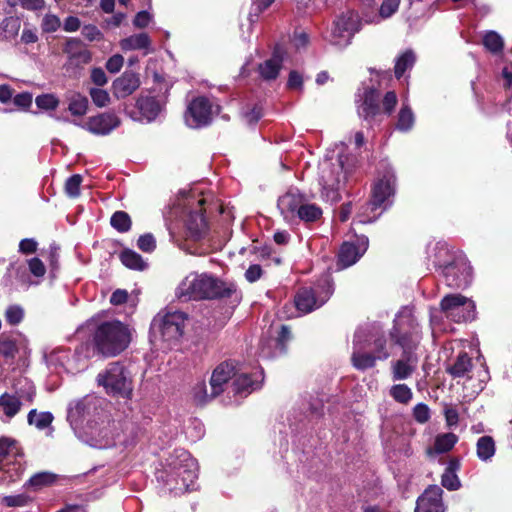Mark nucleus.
<instances>
[{
  "label": "nucleus",
  "instance_id": "6e6552de",
  "mask_svg": "<svg viewBox=\"0 0 512 512\" xmlns=\"http://www.w3.org/2000/svg\"><path fill=\"white\" fill-rule=\"evenodd\" d=\"M188 315L182 311H168L164 315L158 314L151 322V332L159 335L165 348L177 345L183 337Z\"/></svg>",
  "mask_w": 512,
  "mask_h": 512
},
{
  "label": "nucleus",
  "instance_id": "c03bdc74",
  "mask_svg": "<svg viewBox=\"0 0 512 512\" xmlns=\"http://www.w3.org/2000/svg\"><path fill=\"white\" fill-rule=\"evenodd\" d=\"M217 396L213 394L212 389L211 393H208L204 380L197 381L191 388V397L197 405H204Z\"/></svg>",
  "mask_w": 512,
  "mask_h": 512
},
{
  "label": "nucleus",
  "instance_id": "9d476101",
  "mask_svg": "<svg viewBox=\"0 0 512 512\" xmlns=\"http://www.w3.org/2000/svg\"><path fill=\"white\" fill-rule=\"evenodd\" d=\"M96 382L108 394L124 398H130L132 395L133 388L129 372L120 362L110 363L97 375Z\"/></svg>",
  "mask_w": 512,
  "mask_h": 512
},
{
  "label": "nucleus",
  "instance_id": "58836bf2",
  "mask_svg": "<svg viewBox=\"0 0 512 512\" xmlns=\"http://www.w3.org/2000/svg\"><path fill=\"white\" fill-rule=\"evenodd\" d=\"M54 420V416L49 411L39 412L37 409H31L27 415V422L29 425L34 426L38 430H44L50 428L53 430L51 425Z\"/></svg>",
  "mask_w": 512,
  "mask_h": 512
},
{
  "label": "nucleus",
  "instance_id": "13d9d810",
  "mask_svg": "<svg viewBox=\"0 0 512 512\" xmlns=\"http://www.w3.org/2000/svg\"><path fill=\"white\" fill-rule=\"evenodd\" d=\"M35 103L40 109L55 110L59 104V100L53 94H42L36 97Z\"/></svg>",
  "mask_w": 512,
  "mask_h": 512
},
{
  "label": "nucleus",
  "instance_id": "ea45409f",
  "mask_svg": "<svg viewBox=\"0 0 512 512\" xmlns=\"http://www.w3.org/2000/svg\"><path fill=\"white\" fill-rule=\"evenodd\" d=\"M21 406L20 398L15 395L4 393L0 396V411L8 420L19 412Z\"/></svg>",
  "mask_w": 512,
  "mask_h": 512
},
{
  "label": "nucleus",
  "instance_id": "a18cd8bd",
  "mask_svg": "<svg viewBox=\"0 0 512 512\" xmlns=\"http://www.w3.org/2000/svg\"><path fill=\"white\" fill-rule=\"evenodd\" d=\"M416 61L415 53L412 50H406L399 55L395 62V76L397 79L401 78L406 70L411 69Z\"/></svg>",
  "mask_w": 512,
  "mask_h": 512
},
{
  "label": "nucleus",
  "instance_id": "412c9836",
  "mask_svg": "<svg viewBox=\"0 0 512 512\" xmlns=\"http://www.w3.org/2000/svg\"><path fill=\"white\" fill-rule=\"evenodd\" d=\"M94 135L105 136L120 125V119L114 113H101L90 117L84 124L74 122Z\"/></svg>",
  "mask_w": 512,
  "mask_h": 512
},
{
  "label": "nucleus",
  "instance_id": "864d4df0",
  "mask_svg": "<svg viewBox=\"0 0 512 512\" xmlns=\"http://www.w3.org/2000/svg\"><path fill=\"white\" fill-rule=\"evenodd\" d=\"M297 9L304 14H311L325 5V0H295Z\"/></svg>",
  "mask_w": 512,
  "mask_h": 512
},
{
  "label": "nucleus",
  "instance_id": "f3484780",
  "mask_svg": "<svg viewBox=\"0 0 512 512\" xmlns=\"http://www.w3.org/2000/svg\"><path fill=\"white\" fill-rule=\"evenodd\" d=\"M95 399L96 398L91 395H86L68 404L67 421L77 436L80 435L85 428L83 425L84 421L90 415L92 409L95 408Z\"/></svg>",
  "mask_w": 512,
  "mask_h": 512
},
{
  "label": "nucleus",
  "instance_id": "680f3d73",
  "mask_svg": "<svg viewBox=\"0 0 512 512\" xmlns=\"http://www.w3.org/2000/svg\"><path fill=\"white\" fill-rule=\"evenodd\" d=\"M61 26L60 19L54 14H46L42 19V30L47 33L56 32Z\"/></svg>",
  "mask_w": 512,
  "mask_h": 512
},
{
  "label": "nucleus",
  "instance_id": "393cba45",
  "mask_svg": "<svg viewBox=\"0 0 512 512\" xmlns=\"http://www.w3.org/2000/svg\"><path fill=\"white\" fill-rule=\"evenodd\" d=\"M443 490L437 485L429 486L417 499L415 512H444Z\"/></svg>",
  "mask_w": 512,
  "mask_h": 512
},
{
  "label": "nucleus",
  "instance_id": "3c124183",
  "mask_svg": "<svg viewBox=\"0 0 512 512\" xmlns=\"http://www.w3.org/2000/svg\"><path fill=\"white\" fill-rule=\"evenodd\" d=\"M390 396L398 403L408 404L413 393L406 384H395L390 388Z\"/></svg>",
  "mask_w": 512,
  "mask_h": 512
},
{
  "label": "nucleus",
  "instance_id": "1a4fd4ad",
  "mask_svg": "<svg viewBox=\"0 0 512 512\" xmlns=\"http://www.w3.org/2000/svg\"><path fill=\"white\" fill-rule=\"evenodd\" d=\"M25 471L23 455L13 439H0V484L9 485L21 479Z\"/></svg>",
  "mask_w": 512,
  "mask_h": 512
},
{
  "label": "nucleus",
  "instance_id": "2f4dec72",
  "mask_svg": "<svg viewBox=\"0 0 512 512\" xmlns=\"http://www.w3.org/2000/svg\"><path fill=\"white\" fill-rule=\"evenodd\" d=\"M460 469V460L458 458H451L441 476V485L449 491H456L461 487V482L457 476V471Z\"/></svg>",
  "mask_w": 512,
  "mask_h": 512
},
{
  "label": "nucleus",
  "instance_id": "a19ab883",
  "mask_svg": "<svg viewBox=\"0 0 512 512\" xmlns=\"http://www.w3.org/2000/svg\"><path fill=\"white\" fill-rule=\"evenodd\" d=\"M472 368V360L467 353H460L455 362L447 367V372L454 378L464 377Z\"/></svg>",
  "mask_w": 512,
  "mask_h": 512
},
{
  "label": "nucleus",
  "instance_id": "f03ea898",
  "mask_svg": "<svg viewBox=\"0 0 512 512\" xmlns=\"http://www.w3.org/2000/svg\"><path fill=\"white\" fill-rule=\"evenodd\" d=\"M345 144L339 145V152L328 153L319 164V184L321 196L327 202L340 200V191L344 187L347 177L354 167V158L345 155Z\"/></svg>",
  "mask_w": 512,
  "mask_h": 512
},
{
  "label": "nucleus",
  "instance_id": "4be33fe9",
  "mask_svg": "<svg viewBox=\"0 0 512 512\" xmlns=\"http://www.w3.org/2000/svg\"><path fill=\"white\" fill-rule=\"evenodd\" d=\"M203 199L197 201V207L185 212L184 226L186 236L192 240L201 239L207 230L206 220L201 209Z\"/></svg>",
  "mask_w": 512,
  "mask_h": 512
},
{
  "label": "nucleus",
  "instance_id": "f8f14e48",
  "mask_svg": "<svg viewBox=\"0 0 512 512\" xmlns=\"http://www.w3.org/2000/svg\"><path fill=\"white\" fill-rule=\"evenodd\" d=\"M361 27L362 21L357 12L348 10L341 13L333 22L330 43L339 48L348 46Z\"/></svg>",
  "mask_w": 512,
  "mask_h": 512
},
{
  "label": "nucleus",
  "instance_id": "72a5a7b5",
  "mask_svg": "<svg viewBox=\"0 0 512 512\" xmlns=\"http://www.w3.org/2000/svg\"><path fill=\"white\" fill-rule=\"evenodd\" d=\"M372 339V342L366 339V343L377 360H387L391 355L392 346L395 344L394 341L391 339V342H389L384 335H374Z\"/></svg>",
  "mask_w": 512,
  "mask_h": 512
},
{
  "label": "nucleus",
  "instance_id": "338daca9",
  "mask_svg": "<svg viewBox=\"0 0 512 512\" xmlns=\"http://www.w3.org/2000/svg\"><path fill=\"white\" fill-rule=\"evenodd\" d=\"M82 35L89 41L101 40L103 37L102 32L95 25L92 24L85 25L82 28Z\"/></svg>",
  "mask_w": 512,
  "mask_h": 512
},
{
  "label": "nucleus",
  "instance_id": "dca6fc26",
  "mask_svg": "<svg viewBox=\"0 0 512 512\" xmlns=\"http://www.w3.org/2000/svg\"><path fill=\"white\" fill-rule=\"evenodd\" d=\"M113 427L114 423L109 421H102L101 423L87 422L78 437L92 447L107 448L115 444Z\"/></svg>",
  "mask_w": 512,
  "mask_h": 512
},
{
  "label": "nucleus",
  "instance_id": "c756f323",
  "mask_svg": "<svg viewBox=\"0 0 512 512\" xmlns=\"http://www.w3.org/2000/svg\"><path fill=\"white\" fill-rule=\"evenodd\" d=\"M283 54L277 48L274 50L272 56L260 63L258 66V72L262 79L270 81L275 80L282 68Z\"/></svg>",
  "mask_w": 512,
  "mask_h": 512
},
{
  "label": "nucleus",
  "instance_id": "cd10ccee",
  "mask_svg": "<svg viewBox=\"0 0 512 512\" xmlns=\"http://www.w3.org/2000/svg\"><path fill=\"white\" fill-rule=\"evenodd\" d=\"M305 196L298 190L291 189L284 195L280 196L277 202L278 209L285 219L294 217L300 209Z\"/></svg>",
  "mask_w": 512,
  "mask_h": 512
},
{
  "label": "nucleus",
  "instance_id": "aec40b11",
  "mask_svg": "<svg viewBox=\"0 0 512 512\" xmlns=\"http://www.w3.org/2000/svg\"><path fill=\"white\" fill-rule=\"evenodd\" d=\"M263 379L264 375L262 370L257 371L252 375L247 373L237 374L231 385V392H233L235 397L233 403L239 404L240 399L259 389Z\"/></svg>",
  "mask_w": 512,
  "mask_h": 512
},
{
  "label": "nucleus",
  "instance_id": "a878e982",
  "mask_svg": "<svg viewBox=\"0 0 512 512\" xmlns=\"http://www.w3.org/2000/svg\"><path fill=\"white\" fill-rule=\"evenodd\" d=\"M63 52L67 55L71 65L81 66L88 64L92 55L83 42L77 38H70L66 41Z\"/></svg>",
  "mask_w": 512,
  "mask_h": 512
},
{
  "label": "nucleus",
  "instance_id": "0e129e2a",
  "mask_svg": "<svg viewBox=\"0 0 512 512\" xmlns=\"http://www.w3.org/2000/svg\"><path fill=\"white\" fill-rule=\"evenodd\" d=\"M413 417L415 421L420 424H425L431 417L430 409L428 405L424 403H418L413 408Z\"/></svg>",
  "mask_w": 512,
  "mask_h": 512
},
{
  "label": "nucleus",
  "instance_id": "a211bd4d",
  "mask_svg": "<svg viewBox=\"0 0 512 512\" xmlns=\"http://www.w3.org/2000/svg\"><path fill=\"white\" fill-rule=\"evenodd\" d=\"M366 334L363 329H358L354 334L353 352L351 356L353 366L358 370H366L375 366L377 358L373 352L368 351Z\"/></svg>",
  "mask_w": 512,
  "mask_h": 512
},
{
  "label": "nucleus",
  "instance_id": "37998d69",
  "mask_svg": "<svg viewBox=\"0 0 512 512\" xmlns=\"http://www.w3.org/2000/svg\"><path fill=\"white\" fill-rule=\"evenodd\" d=\"M120 260L129 269L142 271L147 267L141 255L131 249H124L120 253Z\"/></svg>",
  "mask_w": 512,
  "mask_h": 512
},
{
  "label": "nucleus",
  "instance_id": "f704fd0d",
  "mask_svg": "<svg viewBox=\"0 0 512 512\" xmlns=\"http://www.w3.org/2000/svg\"><path fill=\"white\" fill-rule=\"evenodd\" d=\"M276 0H251V7L247 17V37L252 33L253 27L258 23L260 15L266 11Z\"/></svg>",
  "mask_w": 512,
  "mask_h": 512
},
{
  "label": "nucleus",
  "instance_id": "774afa93",
  "mask_svg": "<svg viewBox=\"0 0 512 512\" xmlns=\"http://www.w3.org/2000/svg\"><path fill=\"white\" fill-rule=\"evenodd\" d=\"M124 64V58L120 54L111 56L106 62V69L110 73H117L121 70Z\"/></svg>",
  "mask_w": 512,
  "mask_h": 512
},
{
  "label": "nucleus",
  "instance_id": "49530a36",
  "mask_svg": "<svg viewBox=\"0 0 512 512\" xmlns=\"http://www.w3.org/2000/svg\"><path fill=\"white\" fill-rule=\"evenodd\" d=\"M415 123V116L408 104L403 103L396 123V129L401 132H408Z\"/></svg>",
  "mask_w": 512,
  "mask_h": 512
},
{
  "label": "nucleus",
  "instance_id": "6e6d98bb",
  "mask_svg": "<svg viewBox=\"0 0 512 512\" xmlns=\"http://www.w3.org/2000/svg\"><path fill=\"white\" fill-rule=\"evenodd\" d=\"M30 502V498L26 494L3 496L0 504L6 507H24Z\"/></svg>",
  "mask_w": 512,
  "mask_h": 512
},
{
  "label": "nucleus",
  "instance_id": "f257e3e1",
  "mask_svg": "<svg viewBox=\"0 0 512 512\" xmlns=\"http://www.w3.org/2000/svg\"><path fill=\"white\" fill-rule=\"evenodd\" d=\"M390 339L402 349V357L392 362V378L394 381L409 378L416 370L419 356L418 349L422 334L420 326L412 310L403 307L395 316Z\"/></svg>",
  "mask_w": 512,
  "mask_h": 512
},
{
  "label": "nucleus",
  "instance_id": "2eb2a0df",
  "mask_svg": "<svg viewBox=\"0 0 512 512\" xmlns=\"http://www.w3.org/2000/svg\"><path fill=\"white\" fill-rule=\"evenodd\" d=\"M217 111L218 106H215L209 98L197 96L188 103L184 120L190 128H202L211 123Z\"/></svg>",
  "mask_w": 512,
  "mask_h": 512
},
{
  "label": "nucleus",
  "instance_id": "5fc2aeb1",
  "mask_svg": "<svg viewBox=\"0 0 512 512\" xmlns=\"http://www.w3.org/2000/svg\"><path fill=\"white\" fill-rule=\"evenodd\" d=\"M368 207V202L361 206L359 212L356 215V220L359 223L366 224L375 221L383 212L382 209H378L374 212L371 211V208Z\"/></svg>",
  "mask_w": 512,
  "mask_h": 512
},
{
  "label": "nucleus",
  "instance_id": "052dcab7",
  "mask_svg": "<svg viewBox=\"0 0 512 512\" xmlns=\"http://www.w3.org/2000/svg\"><path fill=\"white\" fill-rule=\"evenodd\" d=\"M90 97L93 101V103L97 107H105L110 102V95L109 93L101 88H91L89 91Z\"/></svg>",
  "mask_w": 512,
  "mask_h": 512
},
{
  "label": "nucleus",
  "instance_id": "603ef678",
  "mask_svg": "<svg viewBox=\"0 0 512 512\" xmlns=\"http://www.w3.org/2000/svg\"><path fill=\"white\" fill-rule=\"evenodd\" d=\"M82 183V176L74 174L70 176L65 182V193L70 198H76L80 195V186Z\"/></svg>",
  "mask_w": 512,
  "mask_h": 512
},
{
  "label": "nucleus",
  "instance_id": "4d7b16f0",
  "mask_svg": "<svg viewBox=\"0 0 512 512\" xmlns=\"http://www.w3.org/2000/svg\"><path fill=\"white\" fill-rule=\"evenodd\" d=\"M400 0H383L379 9V16L375 17L379 19L390 18L399 8Z\"/></svg>",
  "mask_w": 512,
  "mask_h": 512
},
{
  "label": "nucleus",
  "instance_id": "ddd939ff",
  "mask_svg": "<svg viewBox=\"0 0 512 512\" xmlns=\"http://www.w3.org/2000/svg\"><path fill=\"white\" fill-rule=\"evenodd\" d=\"M441 311L446 318L460 323L475 318V303L461 294L446 295L440 303Z\"/></svg>",
  "mask_w": 512,
  "mask_h": 512
},
{
  "label": "nucleus",
  "instance_id": "6ab92c4d",
  "mask_svg": "<svg viewBox=\"0 0 512 512\" xmlns=\"http://www.w3.org/2000/svg\"><path fill=\"white\" fill-rule=\"evenodd\" d=\"M369 240L362 235L353 241H346L340 247L338 253L337 265L341 269H345L354 265L366 252Z\"/></svg>",
  "mask_w": 512,
  "mask_h": 512
},
{
  "label": "nucleus",
  "instance_id": "473e14b6",
  "mask_svg": "<svg viewBox=\"0 0 512 512\" xmlns=\"http://www.w3.org/2000/svg\"><path fill=\"white\" fill-rule=\"evenodd\" d=\"M120 46L124 51L144 50L145 54L153 52L151 39L146 33H138L124 38L121 40Z\"/></svg>",
  "mask_w": 512,
  "mask_h": 512
},
{
  "label": "nucleus",
  "instance_id": "7c9ffc66",
  "mask_svg": "<svg viewBox=\"0 0 512 512\" xmlns=\"http://www.w3.org/2000/svg\"><path fill=\"white\" fill-rule=\"evenodd\" d=\"M291 340V332L286 325H282L276 339L274 340L275 349L273 352L269 351L265 343L261 344L260 355L264 358H271L286 352V345Z\"/></svg>",
  "mask_w": 512,
  "mask_h": 512
},
{
  "label": "nucleus",
  "instance_id": "7ed1b4c3",
  "mask_svg": "<svg viewBox=\"0 0 512 512\" xmlns=\"http://www.w3.org/2000/svg\"><path fill=\"white\" fill-rule=\"evenodd\" d=\"M197 477V462L184 449L175 450L167 459V468L156 473L157 480L163 482L174 495L192 490Z\"/></svg>",
  "mask_w": 512,
  "mask_h": 512
},
{
  "label": "nucleus",
  "instance_id": "c9c22d12",
  "mask_svg": "<svg viewBox=\"0 0 512 512\" xmlns=\"http://www.w3.org/2000/svg\"><path fill=\"white\" fill-rule=\"evenodd\" d=\"M66 101L68 102V111L73 116H83L88 110V99L86 96L79 92H69L66 94Z\"/></svg>",
  "mask_w": 512,
  "mask_h": 512
},
{
  "label": "nucleus",
  "instance_id": "0eeeda50",
  "mask_svg": "<svg viewBox=\"0 0 512 512\" xmlns=\"http://www.w3.org/2000/svg\"><path fill=\"white\" fill-rule=\"evenodd\" d=\"M333 281L329 273L321 277L309 287H302L294 297L298 311L303 314L310 313L323 306L333 294Z\"/></svg>",
  "mask_w": 512,
  "mask_h": 512
},
{
  "label": "nucleus",
  "instance_id": "4c0bfd02",
  "mask_svg": "<svg viewBox=\"0 0 512 512\" xmlns=\"http://www.w3.org/2000/svg\"><path fill=\"white\" fill-rule=\"evenodd\" d=\"M496 453L495 441L491 436H481L476 442V455L482 462H489Z\"/></svg>",
  "mask_w": 512,
  "mask_h": 512
},
{
  "label": "nucleus",
  "instance_id": "b1692460",
  "mask_svg": "<svg viewBox=\"0 0 512 512\" xmlns=\"http://www.w3.org/2000/svg\"><path fill=\"white\" fill-rule=\"evenodd\" d=\"M357 103L358 115L365 121H370L379 114V92L375 88H365L358 95Z\"/></svg>",
  "mask_w": 512,
  "mask_h": 512
},
{
  "label": "nucleus",
  "instance_id": "4468645a",
  "mask_svg": "<svg viewBox=\"0 0 512 512\" xmlns=\"http://www.w3.org/2000/svg\"><path fill=\"white\" fill-rule=\"evenodd\" d=\"M396 177L391 168L384 171L383 175L377 179L372 188L371 200L368 201V207L374 212L378 209L385 211L392 205V199L395 194Z\"/></svg>",
  "mask_w": 512,
  "mask_h": 512
},
{
  "label": "nucleus",
  "instance_id": "c85d7f7f",
  "mask_svg": "<svg viewBox=\"0 0 512 512\" xmlns=\"http://www.w3.org/2000/svg\"><path fill=\"white\" fill-rule=\"evenodd\" d=\"M140 86V80L137 74L133 72H124L115 79L112 84L113 94L116 98H125L131 95Z\"/></svg>",
  "mask_w": 512,
  "mask_h": 512
},
{
  "label": "nucleus",
  "instance_id": "69168bd1",
  "mask_svg": "<svg viewBox=\"0 0 512 512\" xmlns=\"http://www.w3.org/2000/svg\"><path fill=\"white\" fill-rule=\"evenodd\" d=\"M54 476L48 472L36 473L29 478L27 485L32 487H41L43 485L53 482Z\"/></svg>",
  "mask_w": 512,
  "mask_h": 512
},
{
  "label": "nucleus",
  "instance_id": "8fccbe9b",
  "mask_svg": "<svg viewBox=\"0 0 512 512\" xmlns=\"http://www.w3.org/2000/svg\"><path fill=\"white\" fill-rule=\"evenodd\" d=\"M111 226L120 233H125L131 228V218L124 211H116L110 219Z\"/></svg>",
  "mask_w": 512,
  "mask_h": 512
},
{
  "label": "nucleus",
  "instance_id": "e433bc0d",
  "mask_svg": "<svg viewBox=\"0 0 512 512\" xmlns=\"http://www.w3.org/2000/svg\"><path fill=\"white\" fill-rule=\"evenodd\" d=\"M458 442V436L454 433H443L435 437L434 446L428 450V454H443L449 452Z\"/></svg>",
  "mask_w": 512,
  "mask_h": 512
},
{
  "label": "nucleus",
  "instance_id": "bb28decb",
  "mask_svg": "<svg viewBox=\"0 0 512 512\" xmlns=\"http://www.w3.org/2000/svg\"><path fill=\"white\" fill-rule=\"evenodd\" d=\"M136 107L139 117H134L138 121H154L163 109V103L154 96L146 95L138 98Z\"/></svg>",
  "mask_w": 512,
  "mask_h": 512
},
{
  "label": "nucleus",
  "instance_id": "09e8293b",
  "mask_svg": "<svg viewBox=\"0 0 512 512\" xmlns=\"http://www.w3.org/2000/svg\"><path fill=\"white\" fill-rule=\"evenodd\" d=\"M18 352V347L15 339L11 336L1 335L0 336V355L7 360L15 358Z\"/></svg>",
  "mask_w": 512,
  "mask_h": 512
},
{
  "label": "nucleus",
  "instance_id": "de8ad7c7",
  "mask_svg": "<svg viewBox=\"0 0 512 512\" xmlns=\"http://www.w3.org/2000/svg\"><path fill=\"white\" fill-rule=\"evenodd\" d=\"M483 45L493 54L502 52L504 47L503 38L495 31H488L483 37Z\"/></svg>",
  "mask_w": 512,
  "mask_h": 512
},
{
  "label": "nucleus",
  "instance_id": "e2e57ef3",
  "mask_svg": "<svg viewBox=\"0 0 512 512\" xmlns=\"http://www.w3.org/2000/svg\"><path fill=\"white\" fill-rule=\"evenodd\" d=\"M137 246L141 251L151 253L156 248V240L152 234L146 233L138 238Z\"/></svg>",
  "mask_w": 512,
  "mask_h": 512
},
{
  "label": "nucleus",
  "instance_id": "5701e85b",
  "mask_svg": "<svg viewBox=\"0 0 512 512\" xmlns=\"http://www.w3.org/2000/svg\"><path fill=\"white\" fill-rule=\"evenodd\" d=\"M237 365L233 361H224L220 363L212 372L210 386L214 395H220L225 386L231 379L237 376Z\"/></svg>",
  "mask_w": 512,
  "mask_h": 512
},
{
  "label": "nucleus",
  "instance_id": "423d86ee",
  "mask_svg": "<svg viewBox=\"0 0 512 512\" xmlns=\"http://www.w3.org/2000/svg\"><path fill=\"white\" fill-rule=\"evenodd\" d=\"M437 253L433 264L441 269L447 286L461 289L467 287L472 280V268L463 255L451 256L444 244L436 245Z\"/></svg>",
  "mask_w": 512,
  "mask_h": 512
},
{
  "label": "nucleus",
  "instance_id": "20e7f679",
  "mask_svg": "<svg viewBox=\"0 0 512 512\" xmlns=\"http://www.w3.org/2000/svg\"><path fill=\"white\" fill-rule=\"evenodd\" d=\"M236 292L232 283H226L209 273L192 272L176 288V297L182 301L211 300L230 297Z\"/></svg>",
  "mask_w": 512,
  "mask_h": 512
},
{
  "label": "nucleus",
  "instance_id": "39448f33",
  "mask_svg": "<svg viewBox=\"0 0 512 512\" xmlns=\"http://www.w3.org/2000/svg\"><path fill=\"white\" fill-rule=\"evenodd\" d=\"M96 350L106 357L123 352L131 342V332L127 325L119 320L99 323L93 334Z\"/></svg>",
  "mask_w": 512,
  "mask_h": 512
},
{
  "label": "nucleus",
  "instance_id": "bf43d9fd",
  "mask_svg": "<svg viewBox=\"0 0 512 512\" xmlns=\"http://www.w3.org/2000/svg\"><path fill=\"white\" fill-rule=\"evenodd\" d=\"M6 321L11 325H18L24 318V309L19 305H11L5 312Z\"/></svg>",
  "mask_w": 512,
  "mask_h": 512
},
{
  "label": "nucleus",
  "instance_id": "9b49d317",
  "mask_svg": "<svg viewBox=\"0 0 512 512\" xmlns=\"http://www.w3.org/2000/svg\"><path fill=\"white\" fill-rule=\"evenodd\" d=\"M86 357L82 355V347L76 349L73 354L63 347L46 348L43 351L47 367L55 373L65 371L74 374L82 371L86 367Z\"/></svg>",
  "mask_w": 512,
  "mask_h": 512
},
{
  "label": "nucleus",
  "instance_id": "79ce46f5",
  "mask_svg": "<svg viewBox=\"0 0 512 512\" xmlns=\"http://www.w3.org/2000/svg\"><path fill=\"white\" fill-rule=\"evenodd\" d=\"M322 214L323 211L320 206L305 200L295 216L305 223H313L320 220Z\"/></svg>",
  "mask_w": 512,
  "mask_h": 512
}]
</instances>
